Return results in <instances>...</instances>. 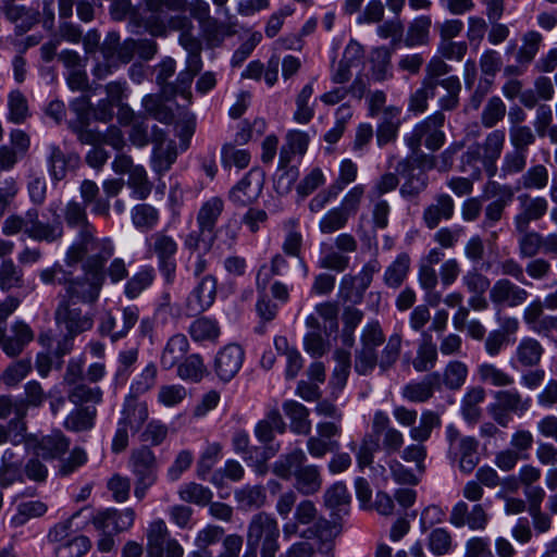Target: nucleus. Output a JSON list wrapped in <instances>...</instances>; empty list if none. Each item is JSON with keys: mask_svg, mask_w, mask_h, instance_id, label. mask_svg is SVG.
<instances>
[{"mask_svg": "<svg viewBox=\"0 0 557 557\" xmlns=\"http://www.w3.org/2000/svg\"><path fill=\"white\" fill-rule=\"evenodd\" d=\"M401 341L400 334L391 335L379 358L376 349L385 342V335L379 322L367 324L361 333L360 348L355 351V371L369 375L376 366L382 372L388 371L399 358Z\"/></svg>", "mask_w": 557, "mask_h": 557, "instance_id": "1", "label": "nucleus"}, {"mask_svg": "<svg viewBox=\"0 0 557 557\" xmlns=\"http://www.w3.org/2000/svg\"><path fill=\"white\" fill-rule=\"evenodd\" d=\"M113 253V246L110 240L102 243V250L89 257L84 264V275L67 280L65 282L66 296L63 300L72 304H95L100 295L104 276L102 273L103 263Z\"/></svg>", "mask_w": 557, "mask_h": 557, "instance_id": "2", "label": "nucleus"}, {"mask_svg": "<svg viewBox=\"0 0 557 557\" xmlns=\"http://www.w3.org/2000/svg\"><path fill=\"white\" fill-rule=\"evenodd\" d=\"M64 219L70 227H77L79 230L78 240L69 248L66 253V263L69 265L82 261L89 251L102 250V243L106 239L98 240L95 238V228L88 221L85 205L74 200L67 202L64 208Z\"/></svg>", "mask_w": 557, "mask_h": 557, "instance_id": "3", "label": "nucleus"}, {"mask_svg": "<svg viewBox=\"0 0 557 557\" xmlns=\"http://www.w3.org/2000/svg\"><path fill=\"white\" fill-rule=\"evenodd\" d=\"M24 232L29 238L36 242L54 243L63 237L64 230L61 221L55 219L52 223H45L39 220V212L32 208L25 215L11 214L2 224V233L7 236H14Z\"/></svg>", "mask_w": 557, "mask_h": 557, "instance_id": "4", "label": "nucleus"}, {"mask_svg": "<svg viewBox=\"0 0 557 557\" xmlns=\"http://www.w3.org/2000/svg\"><path fill=\"white\" fill-rule=\"evenodd\" d=\"M280 529L277 521L270 513H256L247 529V549L242 557H257L260 545L261 557H275L280 549Z\"/></svg>", "mask_w": 557, "mask_h": 557, "instance_id": "5", "label": "nucleus"}, {"mask_svg": "<svg viewBox=\"0 0 557 557\" xmlns=\"http://www.w3.org/2000/svg\"><path fill=\"white\" fill-rule=\"evenodd\" d=\"M440 425L441 418L438 413L432 410H424L419 418L418 426L409 431V436L414 443L401 450V459L406 462L416 463L419 473L425 471L424 460L428 451L423 443L430 438L432 431Z\"/></svg>", "mask_w": 557, "mask_h": 557, "instance_id": "6", "label": "nucleus"}, {"mask_svg": "<svg viewBox=\"0 0 557 557\" xmlns=\"http://www.w3.org/2000/svg\"><path fill=\"white\" fill-rule=\"evenodd\" d=\"M444 122L445 115L440 111L419 122L411 134L406 137L408 147L417 152L424 141L428 149L438 150L445 143V134L442 131Z\"/></svg>", "mask_w": 557, "mask_h": 557, "instance_id": "7", "label": "nucleus"}, {"mask_svg": "<svg viewBox=\"0 0 557 557\" xmlns=\"http://www.w3.org/2000/svg\"><path fill=\"white\" fill-rule=\"evenodd\" d=\"M148 557H183L184 548L170 536L165 522L161 519L152 521L146 532Z\"/></svg>", "mask_w": 557, "mask_h": 557, "instance_id": "8", "label": "nucleus"}, {"mask_svg": "<svg viewBox=\"0 0 557 557\" xmlns=\"http://www.w3.org/2000/svg\"><path fill=\"white\" fill-rule=\"evenodd\" d=\"M314 523V528L304 532L302 537H309L308 532L315 534H323L329 529H336L331 527L330 522L324 519H318V510L311 500H301L295 509L294 520L286 522L283 525V534L285 539H290L299 533V525H308Z\"/></svg>", "mask_w": 557, "mask_h": 557, "instance_id": "9", "label": "nucleus"}, {"mask_svg": "<svg viewBox=\"0 0 557 557\" xmlns=\"http://www.w3.org/2000/svg\"><path fill=\"white\" fill-rule=\"evenodd\" d=\"M77 515L78 513H75L66 521L57 524L49 534L52 541L61 542V544L55 548L57 557H82L91 547L89 539L85 535H77L66 540L70 535L73 519Z\"/></svg>", "mask_w": 557, "mask_h": 557, "instance_id": "10", "label": "nucleus"}, {"mask_svg": "<svg viewBox=\"0 0 557 557\" xmlns=\"http://www.w3.org/2000/svg\"><path fill=\"white\" fill-rule=\"evenodd\" d=\"M490 521V515L482 504H474L471 508L463 502H457L449 515V523L455 528L468 527L471 531H483Z\"/></svg>", "mask_w": 557, "mask_h": 557, "instance_id": "11", "label": "nucleus"}, {"mask_svg": "<svg viewBox=\"0 0 557 557\" xmlns=\"http://www.w3.org/2000/svg\"><path fill=\"white\" fill-rule=\"evenodd\" d=\"M138 319L139 309L136 306L124 307L120 321L111 312H106L99 323V332L103 336H109L112 342H116L128 334Z\"/></svg>", "mask_w": 557, "mask_h": 557, "instance_id": "12", "label": "nucleus"}, {"mask_svg": "<svg viewBox=\"0 0 557 557\" xmlns=\"http://www.w3.org/2000/svg\"><path fill=\"white\" fill-rule=\"evenodd\" d=\"M364 48L357 40L351 39L343 52L341 60L331 66L330 78L335 85H344L350 82L352 69L363 60Z\"/></svg>", "mask_w": 557, "mask_h": 557, "instance_id": "13", "label": "nucleus"}, {"mask_svg": "<svg viewBox=\"0 0 557 557\" xmlns=\"http://www.w3.org/2000/svg\"><path fill=\"white\" fill-rule=\"evenodd\" d=\"M75 304L62 300L55 310V321L63 326L71 337H74L92 327V318L84 314Z\"/></svg>", "mask_w": 557, "mask_h": 557, "instance_id": "14", "label": "nucleus"}, {"mask_svg": "<svg viewBox=\"0 0 557 557\" xmlns=\"http://www.w3.org/2000/svg\"><path fill=\"white\" fill-rule=\"evenodd\" d=\"M528 298V290L508 278L497 280L490 289V299L496 306L519 307Z\"/></svg>", "mask_w": 557, "mask_h": 557, "instance_id": "15", "label": "nucleus"}, {"mask_svg": "<svg viewBox=\"0 0 557 557\" xmlns=\"http://www.w3.org/2000/svg\"><path fill=\"white\" fill-rule=\"evenodd\" d=\"M245 352L237 344L224 346L216 355L214 370L220 380L231 381L240 370Z\"/></svg>", "mask_w": 557, "mask_h": 557, "instance_id": "16", "label": "nucleus"}, {"mask_svg": "<svg viewBox=\"0 0 557 557\" xmlns=\"http://www.w3.org/2000/svg\"><path fill=\"white\" fill-rule=\"evenodd\" d=\"M263 188V176L260 171L251 170L231 190V200L239 206H248L255 202Z\"/></svg>", "mask_w": 557, "mask_h": 557, "instance_id": "17", "label": "nucleus"}, {"mask_svg": "<svg viewBox=\"0 0 557 557\" xmlns=\"http://www.w3.org/2000/svg\"><path fill=\"white\" fill-rule=\"evenodd\" d=\"M521 212L515 216L517 232H524L529 228L531 221L542 219L548 209V202L543 197H531L527 194L518 197Z\"/></svg>", "mask_w": 557, "mask_h": 557, "instance_id": "18", "label": "nucleus"}, {"mask_svg": "<svg viewBox=\"0 0 557 557\" xmlns=\"http://www.w3.org/2000/svg\"><path fill=\"white\" fill-rule=\"evenodd\" d=\"M216 296V280L212 275H206L194 288L187 298V309L191 314L200 313L209 309Z\"/></svg>", "mask_w": 557, "mask_h": 557, "instance_id": "19", "label": "nucleus"}, {"mask_svg": "<svg viewBox=\"0 0 557 557\" xmlns=\"http://www.w3.org/2000/svg\"><path fill=\"white\" fill-rule=\"evenodd\" d=\"M135 520L131 508L124 510L107 509L94 518V525L102 532H122L129 529Z\"/></svg>", "mask_w": 557, "mask_h": 557, "instance_id": "20", "label": "nucleus"}, {"mask_svg": "<svg viewBox=\"0 0 557 557\" xmlns=\"http://www.w3.org/2000/svg\"><path fill=\"white\" fill-rule=\"evenodd\" d=\"M154 149L152 154V168L159 174L170 170L177 157L176 145L173 140H166L162 131H153Z\"/></svg>", "mask_w": 557, "mask_h": 557, "instance_id": "21", "label": "nucleus"}, {"mask_svg": "<svg viewBox=\"0 0 557 557\" xmlns=\"http://www.w3.org/2000/svg\"><path fill=\"white\" fill-rule=\"evenodd\" d=\"M106 98L99 100L96 108L92 109L94 117L100 122H109L113 116V107H120L125 95V83L111 82L104 87Z\"/></svg>", "mask_w": 557, "mask_h": 557, "instance_id": "22", "label": "nucleus"}, {"mask_svg": "<svg viewBox=\"0 0 557 557\" xmlns=\"http://www.w3.org/2000/svg\"><path fill=\"white\" fill-rule=\"evenodd\" d=\"M505 145V133L500 129L491 132L483 144V168L488 177H494L497 172L496 162L499 159Z\"/></svg>", "mask_w": 557, "mask_h": 557, "instance_id": "23", "label": "nucleus"}, {"mask_svg": "<svg viewBox=\"0 0 557 557\" xmlns=\"http://www.w3.org/2000/svg\"><path fill=\"white\" fill-rule=\"evenodd\" d=\"M33 339L34 332L29 325L17 321L11 325V335L5 336L2 350L8 357H17Z\"/></svg>", "mask_w": 557, "mask_h": 557, "instance_id": "24", "label": "nucleus"}, {"mask_svg": "<svg viewBox=\"0 0 557 557\" xmlns=\"http://www.w3.org/2000/svg\"><path fill=\"white\" fill-rule=\"evenodd\" d=\"M455 212L453 198L447 194L437 195L435 202L429 205L423 211V222L433 230L442 220H450Z\"/></svg>", "mask_w": 557, "mask_h": 557, "instance_id": "25", "label": "nucleus"}, {"mask_svg": "<svg viewBox=\"0 0 557 557\" xmlns=\"http://www.w3.org/2000/svg\"><path fill=\"white\" fill-rule=\"evenodd\" d=\"M441 388V374L433 372L422 381L407 384L403 388V396L412 403H424L429 400L435 389Z\"/></svg>", "mask_w": 557, "mask_h": 557, "instance_id": "26", "label": "nucleus"}, {"mask_svg": "<svg viewBox=\"0 0 557 557\" xmlns=\"http://www.w3.org/2000/svg\"><path fill=\"white\" fill-rule=\"evenodd\" d=\"M148 417L149 411L147 404L131 397L125 401L122 418L119 423L128 429L132 433H136L143 428Z\"/></svg>", "mask_w": 557, "mask_h": 557, "instance_id": "27", "label": "nucleus"}, {"mask_svg": "<svg viewBox=\"0 0 557 557\" xmlns=\"http://www.w3.org/2000/svg\"><path fill=\"white\" fill-rule=\"evenodd\" d=\"M451 453L458 459L460 471L466 474L471 473L479 463L478 442L473 437L466 436L458 441V446Z\"/></svg>", "mask_w": 557, "mask_h": 557, "instance_id": "28", "label": "nucleus"}, {"mask_svg": "<svg viewBox=\"0 0 557 557\" xmlns=\"http://www.w3.org/2000/svg\"><path fill=\"white\" fill-rule=\"evenodd\" d=\"M285 430L286 423L280 411L273 409L257 424L255 433L257 438L268 446L274 440L275 433L283 434Z\"/></svg>", "mask_w": 557, "mask_h": 557, "instance_id": "29", "label": "nucleus"}, {"mask_svg": "<svg viewBox=\"0 0 557 557\" xmlns=\"http://www.w3.org/2000/svg\"><path fill=\"white\" fill-rule=\"evenodd\" d=\"M189 348L188 339L183 334L171 336L161 354L160 362L164 369H172L187 354Z\"/></svg>", "mask_w": 557, "mask_h": 557, "instance_id": "30", "label": "nucleus"}, {"mask_svg": "<svg viewBox=\"0 0 557 557\" xmlns=\"http://www.w3.org/2000/svg\"><path fill=\"white\" fill-rule=\"evenodd\" d=\"M306 460V454L301 449H294L288 454L282 455L273 463L272 472L283 480H289L296 475L297 470L305 465Z\"/></svg>", "mask_w": 557, "mask_h": 557, "instance_id": "31", "label": "nucleus"}, {"mask_svg": "<svg viewBox=\"0 0 557 557\" xmlns=\"http://www.w3.org/2000/svg\"><path fill=\"white\" fill-rule=\"evenodd\" d=\"M163 0H146L143 9L141 20L145 28L153 36H160L165 33L164 21L161 16L164 8Z\"/></svg>", "mask_w": 557, "mask_h": 557, "instance_id": "32", "label": "nucleus"}, {"mask_svg": "<svg viewBox=\"0 0 557 557\" xmlns=\"http://www.w3.org/2000/svg\"><path fill=\"white\" fill-rule=\"evenodd\" d=\"M294 478V486L302 495L315 494L321 488L322 479L317 466L304 465Z\"/></svg>", "mask_w": 557, "mask_h": 557, "instance_id": "33", "label": "nucleus"}, {"mask_svg": "<svg viewBox=\"0 0 557 557\" xmlns=\"http://www.w3.org/2000/svg\"><path fill=\"white\" fill-rule=\"evenodd\" d=\"M224 209V202L219 197H212L200 208L197 222L201 234L208 232L211 234L215 227L216 221Z\"/></svg>", "mask_w": 557, "mask_h": 557, "instance_id": "34", "label": "nucleus"}, {"mask_svg": "<svg viewBox=\"0 0 557 557\" xmlns=\"http://www.w3.org/2000/svg\"><path fill=\"white\" fill-rule=\"evenodd\" d=\"M136 40L127 39L120 45L119 36L114 33H111L106 38L102 52L107 59L113 58L115 54L121 62L127 63L133 59L136 52Z\"/></svg>", "mask_w": 557, "mask_h": 557, "instance_id": "35", "label": "nucleus"}, {"mask_svg": "<svg viewBox=\"0 0 557 557\" xmlns=\"http://www.w3.org/2000/svg\"><path fill=\"white\" fill-rule=\"evenodd\" d=\"M544 348L541 343L532 337L522 338L516 348V359L521 367L531 368L539 364Z\"/></svg>", "mask_w": 557, "mask_h": 557, "instance_id": "36", "label": "nucleus"}, {"mask_svg": "<svg viewBox=\"0 0 557 557\" xmlns=\"http://www.w3.org/2000/svg\"><path fill=\"white\" fill-rule=\"evenodd\" d=\"M285 414L290 420V428L295 433L309 434L311 421L309 410L302 404L295 400H287L283 405Z\"/></svg>", "mask_w": 557, "mask_h": 557, "instance_id": "37", "label": "nucleus"}, {"mask_svg": "<svg viewBox=\"0 0 557 557\" xmlns=\"http://www.w3.org/2000/svg\"><path fill=\"white\" fill-rule=\"evenodd\" d=\"M399 113L400 110L396 107H387L383 110V121L376 131L379 146H384L396 139L400 124L398 120Z\"/></svg>", "mask_w": 557, "mask_h": 557, "instance_id": "38", "label": "nucleus"}, {"mask_svg": "<svg viewBox=\"0 0 557 557\" xmlns=\"http://www.w3.org/2000/svg\"><path fill=\"white\" fill-rule=\"evenodd\" d=\"M437 348L433 343L431 335L424 334L419 344L417 356L412 361L413 368L418 372H425L435 367L437 361Z\"/></svg>", "mask_w": 557, "mask_h": 557, "instance_id": "39", "label": "nucleus"}, {"mask_svg": "<svg viewBox=\"0 0 557 557\" xmlns=\"http://www.w3.org/2000/svg\"><path fill=\"white\" fill-rule=\"evenodd\" d=\"M97 410L95 407H77L65 419L64 428L72 432H85L94 428Z\"/></svg>", "mask_w": 557, "mask_h": 557, "instance_id": "40", "label": "nucleus"}, {"mask_svg": "<svg viewBox=\"0 0 557 557\" xmlns=\"http://www.w3.org/2000/svg\"><path fill=\"white\" fill-rule=\"evenodd\" d=\"M280 450V445H268L262 453H259L258 447H249L247 451L242 453L244 460L248 466L253 468L258 475H265L268 472L267 461L274 457Z\"/></svg>", "mask_w": 557, "mask_h": 557, "instance_id": "41", "label": "nucleus"}, {"mask_svg": "<svg viewBox=\"0 0 557 557\" xmlns=\"http://www.w3.org/2000/svg\"><path fill=\"white\" fill-rule=\"evenodd\" d=\"M69 446L70 441L61 432H53L41 438L37 447V454L46 459H54L65 454Z\"/></svg>", "mask_w": 557, "mask_h": 557, "instance_id": "42", "label": "nucleus"}, {"mask_svg": "<svg viewBox=\"0 0 557 557\" xmlns=\"http://www.w3.org/2000/svg\"><path fill=\"white\" fill-rule=\"evenodd\" d=\"M432 18L428 15H421L414 18L407 32L405 44L408 47L422 46L429 42Z\"/></svg>", "mask_w": 557, "mask_h": 557, "instance_id": "43", "label": "nucleus"}, {"mask_svg": "<svg viewBox=\"0 0 557 557\" xmlns=\"http://www.w3.org/2000/svg\"><path fill=\"white\" fill-rule=\"evenodd\" d=\"M410 269V257L408 253H400L388 265L384 273V282L388 287L398 288L406 280Z\"/></svg>", "mask_w": 557, "mask_h": 557, "instance_id": "44", "label": "nucleus"}, {"mask_svg": "<svg viewBox=\"0 0 557 557\" xmlns=\"http://www.w3.org/2000/svg\"><path fill=\"white\" fill-rule=\"evenodd\" d=\"M309 136L305 132L290 131L286 135V146L281 150L280 162L282 166H286L290 161V153L304 154L307 151Z\"/></svg>", "mask_w": 557, "mask_h": 557, "instance_id": "45", "label": "nucleus"}, {"mask_svg": "<svg viewBox=\"0 0 557 557\" xmlns=\"http://www.w3.org/2000/svg\"><path fill=\"white\" fill-rule=\"evenodd\" d=\"M484 398L485 392L480 386L472 387L467 392L462 398L461 412L468 422L474 423L480 419L482 412L480 404Z\"/></svg>", "mask_w": 557, "mask_h": 557, "instance_id": "46", "label": "nucleus"}, {"mask_svg": "<svg viewBox=\"0 0 557 557\" xmlns=\"http://www.w3.org/2000/svg\"><path fill=\"white\" fill-rule=\"evenodd\" d=\"M371 77L375 82H384L392 77L391 52L385 47L372 50Z\"/></svg>", "mask_w": 557, "mask_h": 557, "instance_id": "47", "label": "nucleus"}, {"mask_svg": "<svg viewBox=\"0 0 557 557\" xmlns=\"http://www.w3.org/2000/svg\"><path fill=\"white\" fill-rule=\"evenodd\" d=\"M476 372L481 382L496 387H505L513 383V377L510 374L493 363H481Z\"/></svg>", "mask_w": 557, "mask_h": 557, "instance_id": "48", "label": "nucleus"}, {"mask_svg": "<svg viewBox=\"0 0 557 557\" xmlns=\"http://www.w3.org/2000/svg\"><path fill=\"white\" fill-rule=\"evenodd\" d=\"M436 87L437 81L423 79L421 87L410 96L409 111L423 113L428 109V100L435 96Z\"/></svg>", "mask_w": 557, "mask_h": 557, "instance_id": "49", "label": "nucleus"}, {"mask_svg": "<svg viewBox=\"0 0 557 557\" xmlns=\"http://www.w3.org/2000/svg\"><path fill=\"white\" fill-rule=\"evenodd\" d=\"M189 334L196 342H214L220 336V327L214 320L202 317L190 324Z\"/></svg>", "mask_w": 557, "mask_h": 557, "instance_id": "50", "label": "nucleus"}, {"mask_svg": "<svg viewBox=\"0 0 557 557\" xmlns=\"http://www.w3.org/2000/svg\"><path fill=\"white\" fill-rule=\"evenodd\" d=\"M467 376V364L458 360H453L445 367L441 384L443 383L448 389H459L465 384Z\"/></svg>", "mask_w": 557, "mask_h": 557, "instance_id": "51", "label": "nucleus"}, {"mask_svg": "<svg viewBox=\"0 0 557 557\" xmlns=\"http://www.w3.org/2000/svg\"><path fill=\"white\" fill-rule=\"evenodd\" d=\"M428 548L435 556H444L453 549V536L445 528L433 529L428 535Z\"/></svg>", "mask_w": 557, "mask_h": 557, "instance_id": "52", "label": "nucleus"}, {"mask_svg": "<svg viewBox=\"0 0 557 557\" xmlns=\"http://www.w3.org/2000/svg\"><path fill=\"white\" fill-rule=\"evenodd\" d=\"M497 407L504 411L523 412L529 407V401L522 399L516 389H505L495 393Z\"/></svg>", "mask_w": 557, "mask_h": 557, "instance_id": "53", "label": "nucleus"}, {"mask_svg": "<svg viewBox=\"0 0 557 557\" xmlns=\"http://www.w3.org/2000/svg\"><path fill=\"white\" fill-rule=\"evenodd\" d=\"M127 186L133 189V194L137 199L143 200L149 196L152 184L143 165H136L128 174Z\"/></svg>", "mask_w": 557, "mask_h": 557, "instance_id": "54", "label": "nucleus"}, {"mask_svg": "<svg viewBox=\"0 0 557 557\" xmlns=\"http://www.w3.org/2000/svg\"><path fill=\"white\" fill-rule=\"evenodd\" d=\"M178 495L182 500L199 506L208 505L212 499V492L201 484L189 482L181 486Z\"/></svg>", "mask_w": 557, "mask_h": 557, "instance_id": "55", "label": "nucleus"}, {"mask_svg": "<svg viewBox=\"0 0 557 557\" xmlns=\"http://www.w3.org/2000/svg\"><path fill=\"white\" fill-rule=\"evenodd\" d=\"M67 397L75 405L99 404L102 400V391L98 386L91 387L82 383L70 388Z\"/></svg>", "mask_w": 557, "mask_h": 557, "instance_id": "56", "label": "nucleus"}, {"mask_svg": "<svg viewBox=\"0 0 557 557\" xmlns=\"http://www.w3.org/2000/svg\"><path fill=\"white\" fill-rule=\"evenodd\" d=\"M235 497L242 507L249 509L260 508L267 500L264 487L261 485L244 486L236 491Z\"/></svg>", "mask_w": 557, "mask_h": 557, "instance_id": "57", "label": "nucleus"}, {"mask_svg": "<svg viewBox=\"0 0 557 557\" xmlns=\"http://www.w3.org/2000/svg\"><path fill=\"white\" fill-rule=\"evenodd\" d=\"M548 170L543 164L529 168L521 176L520 183L524 189H544L548 184Z\"/></svg>", "mask_w": 557, "mask_h": 557, "instance_id": "58", "label": "nucleus"}, {"mask_svg": "<svg viewBox=\"0 0 557 557\" xmlns=\"http://www.w3.org/2000/svg\"><path fill=\"white\" fill-rule=\"evenodd\" d=\"M338 531L336 530L332 536H323L319 534L315 542L299 541L293 543L285 552L284 557H319L318 549L321 546V540H334Z\"/></svg>", "mask_w": 557, "mask_h": 557, "instance_id": "59", "label": "nucleus"}, {"mask_svg": "<svg viewBox=\"0 0 557 557\" xmlns=\"http://www.w3.org/2000/svg\"><path fill=\"white\" fill-rule=\"evenodd\" d=\"M23 283L22 270L11 259H5L0 264V288L10 290L21 287Z\"/></svg>", "mask_w": 557, "mask_h": 557, "instance_id": "60", "label": "nucleus"}, {"mask_svg": "<svg viewBox=\"0 0 557 557\" xmlns=\"http://www.w3.org/2000/svg\"><path fill=\"white\" fill-rule=\"evenodd\" d=\"M313 94L312 84H307L300 90L296 98L297 109L294 113V119L299 124H307L314 115L313 107L309 106V100Z\"/></svg>", "mask_w": 557, "mask_h": 557, "instance_id": "61", "label": "nucleus"}, {"mask_svg": "<svg viewBox=\"0 0 557 557\" xmlns=\"http://www.w3.org/2000/svg\"><path fill=\"white\" fill-rule=\"evenodd\" d=\"M4 13L8 20L16 24V28L21 33L30 29L37 21L35 12L15 4L7 5Z\"/></svg>", "mask_w": 557, "mask_h": 557, "instance_id": "62", "label": "nucleus"}, {"mask_svg": "<svg viewBox=\"0 0 557 557\" xmlns=\"http://www.w3.org/2000/svg\"><path fill=\"white\" fill-rule=\"evenodd\" d=\"M505 114L504 101L499 97H492L482 111L481 123L484 127L492 128L505 117Z\"/></svg>", "mask_w": 557, "mask_h": 557, "instance_id": "63", "label": "nucleus"}, {"mask_svg": "<svg viewBox=\"0 0 557 557\" xmlns=\"http://www.w3.org/2000/svg\"><path fill=\"white\" fill-rule=\"evenodd\" d=\"M30 359H20L9 364L2 373L3 383L9 386H16L32 371Z\"/></svg>", "mask_w": 557, "mask_h": 557, "instance_id": "64", "label": "nucleus"}]
</instances>
